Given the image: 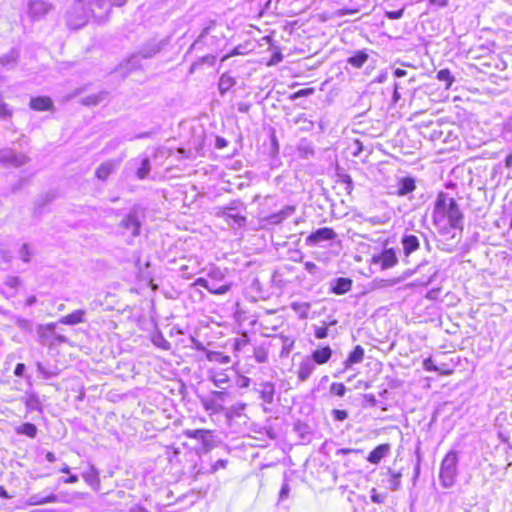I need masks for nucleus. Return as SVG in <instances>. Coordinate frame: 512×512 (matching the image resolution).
Instances as JSON below:
<instances>
[{"mask_svg":"<svg viewBox=\"0 0 512 512\" xmlns=\"http://www.w3.org/2000/svg\"><path fill=\"white\" fill-rule=\"evenodd\" d=\"M332 356V349L329 346L322 347L320 349H316L312 352L311 357H309L311 360H313V363L316 365H323L327 363Z\"/></svg>","mask_w":512,"mask_h":512,"instance_id":"4be33fe9","label":"nucleus"},{"mask_svg":"<svg viewBox=\"0 0 512 512\" xmlns=\"http://www.w3.org/2000/svg\"><path fill=\"white\" fill-rule=\"evenodd\" d=\"M19 284H20V278L17 276H8L5 280V285L12 289L17 288L19 286Z\"/></svg>","mask_w":512,"mask_h":512,"instance_id":"13d9d810","label":"nucleus"},{"mask_svg":"<svg viewBox=\"0 0 512 512\" xmlns=\"http://www.w3.org/2000/svg\"><path fill=\"white\" fill-rule=\"evenodd\" d=\"M370 493L372 502L377 504H383L386 501V493H378V491L375 488H372Z\"/></svg>","mask_w":512,"mask_h":512,"instance_id":"5fc2aeb1","label":"nucleus"},{"mask_svg":"<svg viewBox=\"0 0 512 512\" xmlns=\"http://www.w3.org/2000/svg\"><path fill=\"white\" fill-rule=\"evenodd\" d=\"M189 262L190 264L180 267L181 276L185 279H190L201 271L199 262L196 260Z\"/></svg>","mask_w":512,"mask_h":512,"instance_id":"c85d7f7f","label":"nucleus"},{"mask_svg":"<svg viewBox=\"0 0 512 512\" xmlns=\"http://www.w3.org/2000/svg\"><path fill=\"white\" fill-rule=\"evenodd\" d=\"M151 170L150 161L147 157L140 160V167L136 171L137 178L143 180L147 178Z\"/></svg>","mask_w":512,"mask_h":512,"instance_id":"e433bc0d","label":"nucleus"},{"mask_svg":"<svg viewBox=\"0 0 512 512\" xmlns=\"http://www.w3.org/2000/svg\"><path fill=\"white\" fill-rule=\"evenodd\" d=\"M161 50V43L152 41L147 43L138 53L142 58H151L155 56Z\"/></svg>","mask_w":512,"mask_h":512,"instance_id":"7c9ffc66","label":"nucleus"},{"mask_svg":"<svg viewBox=\"0 0 512 512\" xmlns=\"http://www.w3.org/2000/svg\"><path fill=\"white\" fill-rule=\"evenodd\" d=\"M458 461V455L454 450L449 451L443 458L439 480L444 488H450L455 484L458 475Z\"/></svg>","mask_w":512,"mask_h":512,"instance_id":"7ed1b4c3","label":"nucleus"},{"mask_svg":"<svg viewBox=\"0 0 512 512\" xmlns=\"http://www.w3.org/2000/svg\"><path fill=\"white\" fill-rule=\"evenodd\" d=\"M437 79L440 81L446 82V88H449L453 81L454 77L451 75L450 71L448 69H441L437 72Z\"/></svg>","mask_w":512,"mask_h":512,"instance_id":"09e8293b","label":"nucleus"},{"mask_svg":"<svg viewBox=\"0 0 512 512\" xmlns=\"http://www.w3.org/2000/svg\"><path fill=\"white\" fill-rule=\"evenodd\" d=\"M86 311L78 309L60 318L59 323L64 325H76L86 321Z\"/></svg>","mask_w":512,"mask_h":512,"instance_id":"5701e85b","label":"nucleus"},{"mask_svg":"<svg viewBox=\"0 0 512 512\" xmlns=\"http://www.w3.org/2000/svg\"><path fill=\"white\" fill-rule=\"evenodd\" d=\"M333 418L337 421H344L348 418V413L345 410L334 409L332 411Z\"/></svg>","mask_w":512,"mask_h":512,"instance_id":"680f3d73","label":"nucleus"},{"mask_svg":"<svg viewBox=\"0 0 512 512\" xmlns=\"http://www.w3.org/2000/svg\"><path fill=\"white\" fill-rule=\"evenodd\" d=\"M389 220H390V216L387 214L375 215V216H370V217L364 218L365 222L372 224V225H384V224H387L389 222Z\"/></svg>","mask_w":512,"mask_h":512,"instance_id":"49530a36","label":"nucleus"},{"mask_svg":"<svg viewBox=\"0 0 512 512\" xmlns=\"http://www.w3.org/2000/svg\"><path fill=\"white\" fill-rule=\"evenodd\" d=\"M11 115V112L10 110L8 109L7 107V104H5L4 102H2L0 100V118H6V117H9Z\"/></svg>","mask_w":512,"mask_h":512,"instance_id":"338daca9","label":"nucleus"},{"mask_svg":"<svg viewBox=\"0 0 512 512\" xmlns=\"http://www.w3.org/2000/svg\"><path fill=\"white\" fill-rule=\"evenodd\" d=\"M28 162V157L23 153H17L11 148L0 150V163L10 167H21Z\"/></svg>","mask_w":512,"mask_h":512,"instance_id":"423d86ee","label":"nucleus"},{"mask_svg":"<svg viewBox=\"0 0 512 512\" xmlns=\"http://www.w3.org/2000/svg\"><path fill=\"white\" fill-rule=\"evenodd\" d=\"M90 16L92 13L84 0H75L67 11L66 22L71 29H79L87 23Z\"/></svg>","mask_w":512,"mask_h":512,"instance_id":"20e7f679","label":"nucleus"},{"mask_svg":"<svg viewBox=\"0 0 512 512\" xmlns=\"http://www.w3.org/2000/svg\"><path fill=\"white\" fill-rule=\"evenodd\" d=\"M225 36L221 27L214 21H210L201 31L197 39L192 43L190 49H201L206 47L212 52L217 51L224 43Z\"/></svg>","mask_w":512,"mask_h":512,"instance_id":"f03ea898","label":"nucleus"},{"mask_svg":"<svg viewBox=\"0 0 512 512\" xmlns=\"http://www.w3.org/2000/svg\"><path fill=\"white\" fill-rule=\"evenodd\" d=\"M389 452V444H380L369 453L367 460L372 464H379L381 460L388 455Z\"/></svg>","mask_w":512,"mask_h":512,"instance_id":"412c9836","label":"nucleus"},{"mask_svg":"<svg viewBox=\"0 0 512 512\" xmlns=\"http://www.w3.org/2000/svg\"><path fill=\"white\" fill-rule=\"evenodd\" d=\"M228 461L225 459L217 460L211 467V472H216L219 469H223L227 466Z\"/></svg>","mask_w":512,"mask_h":512,"instance_id":"0e129e2a","label":"nucleus"},{"mask_svg":"<svg viewBox=\"0 0 512 512\" xmlns=\"http://www.w3.org/2000/svg\"><path fill=\"white\" fill-rule=\"evenodd\" d=\"M236 81L230 76L228 73H224L221 75L218 83V89L221 95H224L227 91H229L234 85Z\"/></svg>","mask_w":512,"mask_h":512,"instance_id":"72a5a7b5","label":"nucleus"},{"mask_svg":"<svg viewBox=\"0 0 512 512\" xmlns=\"http://www.w3.org/2000/svg\"><path fill=\"white\" fill-rule=\"evenodd\" d=\"M352 280L349 278L339 277L331 281L330 290L336 295H343L350 291Z\"/></svg>","mask_w":512,"mask_h":512,"instance_id":"f3484780","label":"nucleus"},{"mask_svg":"<svg viewBox=\"0 0 512 512\" xmlns=\"http://www.w3.org/2000/svg\"><path fill=\"white\" fill-rule=\"evenodd\" d=\"M58 502V497L55 494H50L47 496H43L42 494H33L28 499L29 505H43L47 503H56Z\"/></svg>","mask_w":512,"mask_h":512,"instance_id":"cd10ccee","label":"nucleus"},{"mask_svg":"<svg viewBox=\"0 0 512 512\" xmlns=\"http://www.w3.org/2000/svg\"><path fill=\"white\" fill-rule=\"evenodd\" d=\"M248 342H249V340L246 335H243L240 338H236L234 341V349L236 351H240L248 344Z\"/></svg>","mask_w":512,"mask_h":512,"instance_id":"6e6d98bb","label":"nucleus"},{"mask_svg":"<svg viewBox=\"0 0 512 512\" xmlns=\"http://www.w3.org/2000/svg\"><path fill=\"white\" fill-rule=\"evenodd\" d=\"M210 396H212L216 401L223 403L227 396V392L225 391H212Z\"/></svg>","mask_w":512,"mask_h":512,"instance_id":"e2e57ef3","label":"nucleus"},{"mask_svg":"<svg viewBox=\"0 0 512 512\" xmlns=\"http://www.w3.org/2000/svg\"><path fill=\"white\" fill-rule=\"evenodd\" d=\"M330 393L339 397H343L346 393V387L342 383H332L329 389Z\"/></svg>","mask_w":512,"mask_h":512,"instance_id":"8fccbe9b","label":"nucleus"},{"mask_svg":"<svg viewBox=\"0 0 512 512\" xmlns=\"http://www.w3.org/2000/svg\"><path fill=\"white\" fill-rule=\"evenodd\" d=\"M416 189L415 179L413 177H401L396 186V191L394 192L397 196H407L412 193Z\"/></svg>","mask_w":512,"mask_h":512,"instance_id":"2eb2a0df","label":"nucleus"},{"mask_svg":"<svg viewBox=\"0 0 512 512\" xmlns=\"http://www.w3.org/2000/svg\"><path fill=\"white\" fill-rule=\"evenodd\" d=\"M120 227L123 229L124 233H130L131 236L136 237L140 233L141 223L135 211H131L128 215H126L121 223Z\"/></svg>","mask_w":512,"mask_h":512,"instance_id":"9d476101","label":"nucleus"},{"mask_svg":"<svg viewBox=\"0 0 512 512\" xmlns=\"http://www.w3.org/2000/svg\"><path fill=\"white\" fill-rule=\"evenodd\" d=\"M298 150L301 153V155L304 156L305 158H308L309 156H313V154H314L313 147L310 143L301 142L298 147Z\"/></svg>","mask_w":512,"mask_h":512,"instance_id":"864d4df0","label":"nucleus"},{"mask_svg":"<svg viewBox=\"0 0 512 512\" xmlns=\"http://www.w3.org/2000/svg\"><path fill=\"white\" fill-rule=\"evenodd\" d=\"M243 210V204L239 200H234L229 205L218 208L216 216L223 218L231 226L241 227L246 221L242 215Z\"/></svg>","mask_w":512,"mask_h":512,"instance_id":"39448f33","label":"nucleus"},{"mask_svg":"<svg viewBox=\"0 0 512 512\" xmlns=\"http://www.w3.org/2000/svg\"><path fill=\"white\" fill-rule=\"evenodd\" d=\"M423 367L426 371L439 372L441 375H450L452 373V370H441V367L435 365L431 358L424 359Z\"/></svg>","mask_w":512,"mask_h":512,"instance_id":"79ce46f5","label":"nucleus"},{"mask_svg":"<svg viewBox=\"0 0 512 512\" xmlns=\"http://www.w3.org/2000/svg\"><path fill=\"white\" fill-rule=\"evenodd\" d=\"M82 477L90 486H94L99 483L98 473L92 466L82 474Z\"/></svg>","mask_w":512,"mask_h":512,"instance_id":"ea45409f","label":"nucleus"},{"mask_svg":"<svg viewBox=\"0 0 512 512\" xmlns=\"http://www.w3.org/2000/svg\"><path fill=\"white\" fill-rule=\"evenodd\" d=\"M337 324V320H332L329 323L323 322V326L314 327V336L317 339H325L328 337V327Z\"/></svg>","mask_w":512,"mask_h":512,"instance_id":"4c0bfd02","label":"nucleus"},{"mask_svg":"<svg viewBox=\"0 0 512 512\" xmlns=\"http://www.w3.org/2000/svg\"><path fill=\"white\" fill-rule=\"evenodd\" d=\"M201 404L204 408V410L209 414V415H214V414H218L222 411H224V406L222 403H220L219 401H216L212 396H207V397H202L201 399Z\"/></svg>","mask_w":512,"mask_h":512,"instance_id":"6ab92c4d","label":"nucleus"},{"mask_svg":"<svg viewBox=\"0 0 512 512\" xmlns=\"http://www.w3.org/2000/svg\"><path fill=\"white\" fill-rule=\"evenodd\" d=\"M374 262L383 269L392 268L398 263L396 251L393 248L384 249L380 255L374 257Z\"/></svg>","mask_w":512,"mask_h":512,"instance_id":"4468645a","label":"nucleus"},{"mask_svg":"<svg viewBox=\"0 0 512 512\" xmlns=\"http://www.w3.org/2000/svg\"><path fill=\"white\" fill-rule=\"evenodd\" d=\"M315 368L316 365L313 363V360H311L309 357L303 358L297 370L298 380L301 382L307 381L313 374Z\"/></svg>","mask_w":512,"mask_h":512,"instance_id":"dca6fc26","label":"nucleus"},{"mask_svg":"<svg viewBox=\"0 0 512 512\" xmlns=\"http://www.w3.org/2000/svg\"><path fill=\"white\" fill-rule=\"evenodd\" d=\"M400 243L406 259L420 249V238L414 234H404Z\"/></svg>","mask_w":512,"mask_h":512,"instance_id":"ddd939ff","label":"nucleus"},{"mask_svg":"<svg viewBox=\"0 0 512 512\" xmlns=\"http://www.w3.org/2000/svg\"><path fill=\"white\" fill-rule=\"evenodd\" d=\"M192 286H200L208 290L210 293L215 295H224L230 291L232 284L231 283H223L222 285H216L215 283H210L206 278L200 277L197 278Z\"/></svg>","mask_w":512,"mask_h":512,"instance_id":"f8f14e48","label":"nucleus"},{"mask_svg":"<svg viewBox=\"0 0 512 512\" xmlns=\"http://www.w3.org/2000/svg\"><path fill=\"white\" fill-rule=\"evenodd\" d=\"M362 453L361 449H354V448H341L336 451V456H343V455H349V454H360Z\"/></svg>","mask_w":512,"mask_h":512,"instance_id":"4d7b16f0","label":"nucleus"},{"mask_svg":"<svg viewBox=\"0 0 512 512\" xmlns=\"http://www.w3.org/2000/svg\"><path fill=\"white\" fill-rule=\"evenodd\" d=\"M17 433L34 438L37 434V427L32 423H25L17 429Z\"/></svg>","mask_w":512,"mask_h":512,"instance_id":"a18cd8bd","label":"nucleus"},{"mask_svg":"<svg viewBox=\"0 0 512 512\" xmlns=\"http://www.w3.org/2000/svg\"><path fill=\"white\" fill-rule=\"evenodd\" d=\"M388 473L390 474L389 488L392 491H398L401 487L402 474L391 469L388 470Z\"/></svg>","mask_w":512,"mask_h":512,"instance_id":"58836bf2","label":"nucleus"},{"mask_svg":"<svg viewBox=\"0 0 512 512\" xmlns=\"http://www.w3.org/2000/svg\"><path fill=\"white\" fill-rule=\"evenodd\" d=\"M56 324L49 323L46 325H39L37 328V334L39 338V342L42 345H47L49 343V338L54 334Z\"/></svg>","mask_w":512,"mask_h":512,"instance_id":"393cba45","label":"nucleus"},{"mask_svg":"<svg viewBox=\"0 0 512 512\" xmlns=\"http://www.w3.org/2000/svg\"><path fill=\"white\" fill-rule=\"evenodd\" d=\"M403 14H404V8H401V9L396 10V11H386L385 12V16L388 19H392V20H396V19L402 18Z\"/></svg>","mask_w":512,"mask_h":512,"instance_id":"052dcab7","label":"nucleus"},{"mask_svg":"<svg viewBox=\"0 0 512 512\" xmlns=\"http://www.w3.org/2000/svg\"><path fill=\"white\" fill-rule=\"evenodd\" d=\"M113 170L112 163H103L100 165L96 170V176L98 179L105 180L108 178V176L111 174Z\"/></svg>","mask_w":512,"mask_h":512,"instance_id":"37998d69","label":"nucleus"},{"mask_svg":"<svg viewBox=\"0 0 512 512\" xmlns=\"http://www.w3.org/2000/svg\"><path fill=\"white\" fill-rule=\"evenodd\" d=\"M432 218L440 236L439 247L446 252L454 251L463 229V214L455 199L444 192L439 193Z\"/></svg>","mask_w":512,"mask_h":512,"instance_id":"f257e3e1","label":"nucleus"},{"mask_svg":"<svg viewBox=\"0 0 512 512\" xmlns=\"http://www.w3.org/2000/svg\"><path fill=\"white\" fill-rule=\"evenodd\" d=\"M294 123L299 125V129L303 132H309L314 128V122L306 117L305 114H300L294 119Z\"/></svg>","mask_w":512,"mask_h":512,"instance_id":"c9c22d12","label":"nucleus"},{"mask_svg":"<svg viewBox=\"0 0 512 512\" xmlns=\"http://www.w3.org/2000/svg\"><path fill=\"white\" fill-rule=\"evenodd\" d=\"M305 270L310 274H315L318 271V267L314 262L307 261L304 264Z\"/></svg>","mask_w":512,"mask_h":512,"instance_id":"774afa93","label":"nucleus"},{"mask_svg":"<svg viewBox=\"0 0 512 512\" xmlns=\"http://www.w3.org/2000/svg\"><path fill=\"white\" fill-rule=\"evenodd\" d=\"M291 309L298 315L299 319H307L309 317L310 303L308 302H292Z\"/></svg>","mask_w":512,"mask_h":512,"instance_id":"473e14b6","label":"nucleus"},{"mask_svg":"<svg viewBox=\"0 0 512 512\" xmlns=\"http://www.w3.org/2000/svg\"><path fill=\"white\" fill-rule=\"evenodd\" d=\"M256 390L258 391L263 402L267 404H271L273 402L275 395V385L272 382L260 383Z\"/></svg>","mask_w":512,"mask_h":512,"instance_id":"a211bd4d","label":"nucleus"},{"mask_svg":"<svg viewBox=\"0 0 512 512\" xmlns=\"http://www.w3.org/2000/svg\"><path fill=\"white\" fill-rule=\"evenodd\" d=\"M337 237L336 232L329 227L319 228L306 238V244L316 246L325 241H332Z\"/></svg>","mask_w":512,"mask_h":512,"instance_id":"1a4fd4ad","label":"nucleus"},{"mask_svg":"<svg viewBox=\"0 0 512 512\" xmlns=\"http://www.w3.org/2000/svg\"><path fill=\"white\" fill-rule=\"evenodd\" d=\"M53 106V102L49 97L40 96L30 100V107L36 111L50 110Z\"/></svg>","mask_w":512,"mask_h":512,"instance_id":"a878e982","label":"nucleus"},{"mask_svg":"<svg viewBox=\"0 0 512 512\" xmlns=\"http://www.w3.org/2000/svg\"><path fill=\"white\" fill-rule=\"evenodd\" d=\"M364 359V349L357 345L353 351H351L347 357V359L344 361V368L350 369L353 365L361 363Z\"/></svg>","mask_w":512,"mask_h":512,"instance_id":"b1692460","label":"nucleus"},{"mask_svg":"<svg viewBox=\"0 0 512 512\" xmlns=\"http://www.w3.org/2000/svg\"><path fill=\"white\" fill-rule=\"evenodd\" d=\"M368 58L369 55L366 53V51L360 50L355 52V54L352 55L351 57H349L347 59V63L350 64L352 67L359 69L363 67V65L367 62Z\"/></svg>","mask_w":512,"mask_h":512,"instance_id":"c756f323","label":"nucleus"},{"mask_svg":"<svg viewBox=\"0 0 512 512\" xmlns=\"http://www.w3.org/2000/svg\"><path fill=\"white\" fill-rule=\"evenodd\" d=\"M210 379L213 384L218 388H224V385L228 384L230 379L225 370L213 369L211 370Z\"/></svg>","mask_w":512,"mask_h":512,"instance_id":"bb28decb","label":"nucleus"},{"mask_svg":"<svg viewBox=\"0 0 512 512\" xmlns=\"http://www.w3.org/2000/svg\"><path fill=\"white\" fill-rule=\"evenodd\" d=\"M15 59H16L15 52L12 51L11 54L1 57L0 63L2 65H9L10 63L14 62Z\"/></svg>","mask_w":512,"mask_h":512,"instance_id":"69168bd1","label":"nucleus"},{"mask_svg":"<svg viewBox=\"0 0 512 512\" xmlns=\"http://www.w3.org/2000/svg\"><path fill=\"white\" fill-rule=\"evenodd\" d=\"M208 277L211 281L210 283H215L216 285H221V282H224L226 269H221L217 266H211L207 273Z\"/></svg>","mask_w":512,"mask_h":512,"instance_id":"2f4dec72","label":"nucleus"},{"mask_svg":"<svg viewBox=\"0 0 512 512\" xmlns=\"http://www.w3.org/2000/svg\"><path fill=\"white\" fill-rule=\"evenodd\" d=\"M212 431L205 429L185 430L184 435L190 439L199 440L202 444V449L208 452L214 448V441L212 438Z\"/></svg>","mask_w":512,"mask_h":512,"instance_id":"6e6552de","label":"nucleus"},{"mask_svg":"<svg viewBox=\"0 0 512 512\" xmlns=\"http://www.w3.org/2000/svg\"><path fill=\"white\" fill-rule=\"evenodd\" d=\"M88 5L92 17L99 22L107 19L111 7L114 6L112 0H88Z\"/></svg>","mask_w":512,"mask_h":512,"instance_id":"0eeeda50","label":"nucleus"},{"mask_svg":"<svg viewBox=\"0 0 512 512\" xmlns=\"http://www.w3.org/2000/svg\"><path fill=\"white\" fill-rule=\"evenodd\" d=\"M246 409L245 403H236L232 405L227 411V418L240 417L243 415L244 410Z\"/></svg>","mask_w":512,"mask_h":512,"instance_id":"a19ab883","label":"nucleus"},{"mask_svg":"<svg viewBox=\"0 0 512 512\" xmlns=\"http://www.w3.org/2000/svg\"><path fill=\"white\" fill-rule=\"evenodd\" d=\"M289 493H290V486L287 482H284L282 484V487L279 492V501H284L285 499H287L289 496Z\"/></svg>","mask_w":512,"mask_h":512,"instance_id":"bf43d9fd","label":"nucleus"},{"mask_svg":"<svg viewBox=\"0 0 512 512\" xmlns=\"http://www.w3.org/2000/svg\"><path fill=\"white\" fill-rule=\"evenodd\" d=\"M295 211H296L295 206L288 205V206L284 207L283 209H281L279 212L271 214L267 218V221L273 225L280 224L282 221H284L288 217L292 216L295 213Z\"/></svg>","mask_w":512,"mask_h":512,"instance_id":"aec40b11","label":"nucleus"},{"mask_svg":"<svg viewBox=\"0 0 512 512\" xmlns=\"http://www.w3.org/2000/svg\"><path fill=\"white\" fill-rule=\"evenodd\" d=\"M51 9L52 5L44 0H31L28 4V13L33 20L43 18Z\"/></svg>","mask_w":512,"mask_h":512,"instance_id":"9b49d317","label":"nucleus"},{"mask_svg":"<svg viewBox=\"0 0 512 512\" xmlns=\"http://www.w3.org/2000/svg\"><path fill=\"white\" fill-rule=\"evenodd\" d=\"M19 256L23 262H25V263L30 262V259L32 256V251L30 250V247L28 244L22 245V247L19 250Z\"/></svg>","mask_w":512,"mask_h":512,"instance_id":"603ef678","label":"nucleus"},{"mask_svg":"<svg viewBox=\"0 0 512 512\" xmlns=\"http://www.w3.org/2000/svg\"><path fill=\"white\" fill-rule=\"evenodd\" d=\"M215 61H216L215 55L209 54V55L203 56L191 64V66L189 68V73L193 74L204 64L213 66Z\"/></svg>","mask_w":512,"mask_h":512,"instance_id":"f704fd0d","label":"nucleus"},{"mask_svg":"<svg viewBox=\"0 0 512 512\" xmlns=\"http://www.w3.org/2000/svg\"><path fill=\"white\" fill-rule=\"evenodd\" d=\"M207 358L209 361H214L220 364H229L231 362L230 356L224 355L220 352H212Z\"/></svg>","mask_w":512,"mask_h":512,"instance_id":"de8ad7c7","label":"nucleus"},{"mask_svg":"<svg viewBox=\"0 0 512 512\" xmlns=\"http://www.w3.org/2000/svg\"><path fill=\"white\" fill-rule=\"evenodd\" d=\"M294 347V340L289 337H283V344H282V356H288L291 350Z\"/></svg>","mask_w":512,"mask_h":512,"instance_id":"3c124183","label":"nucleus"},{"mask_svg":"<svg viewBox=\"0 0 512 512\" xmlns=\"http://www.w3.org/2000/svg\"><path fill=\"white\" fill-rule=\"evenodd\" d=\"M37 372L42 376L43 379L49 380L58 375V371L56 369L49 370L42 363L38 362L36 364Z\"/></svg>","mask_w":512,"mask_h":512,"instance_id":"c03bdc74","label":"nucleus"}]
</instances>
